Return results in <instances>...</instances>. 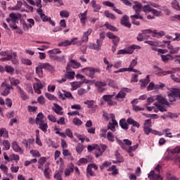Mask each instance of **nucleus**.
Listing matches in <instances>:
<instances>
[{"mask_svg": "<svg viewBox=\"0 0 180 180\" xmlns=\"http://www.w3.org/2000/svg\"><path fill=\"white\" fill-rule=\"evenodd\" d=\"M106 148H108V146H106V145L104 144H101L99 145H89L87 147V150L89 153H91V151H94V150H95V157L96 158H99V157H101L102 155V154H103V153H105V151H106Z\"/></svg>", "mask_w": 180, "mask_h": 180, "instance_id": "nucleus-1", "label": "nucleus"}, {"mask_svg": "<svg viewBox=\"0 0 180 180\" xmlns=\"http://www.w3.org/2000/svg\"><path fill=\"white\" fill-rule=\"evenodd\" d=\"M161 171V166L158 165L155 170H152L148 174V176L150 180H163L162 177L160 175V172Z\"/></svg>", "mask_w": 180, "mask_h": 180, "instance_id": "nucleus-2", "label": "nucleus"}, {"mask_svg": "<svg viewBox=\"0 0 180 180\" xmlns=\"http://www.w3.org/2000/svg\"><path fill=\"white\" fill-rule=\"evenodd\" d=\"M82 72H85L87 77L89 78H95V72H101V70L95 68H84L82 69Z\"/></svg>", "mask_w": 180, "mask_h": 180, "instance_id": "nucleus-3", "label": "nucleus"}, {"mask_svg": "<svg viewBox=\"0 0 180 180\" xmlns=\"http://www.w3.org/2000/svg\"><path fill=\"white\" fill-rule=\"evenodd\" d=\"M92 168H94V171H98V165H96V164L88 165L86 169V178H91V176H96V174H95V172L92 170Z\"/></svg>", "mask_w": 180, "mask_h": 180, "instance_id": "nucleus-4", "label": "nucleus"}, {"mask_svg": "<svg viewBox=\"0 0 180 180\" xmlns=\"http://www.w3.org/2000/svg\"><path fill=\"white\" fill-rule=\"evenodd\" d=\"M137 65V60L136 59H134L131 60L129 68H124L119 69L118 70L114 71L115 74H117V72H126V71H129V72H131L133 71V68H134Z\"/></svg>", "mask_w": 180, "mask_h": 180, "instance_id": "nucleus-5", "label": "nucleus"}, {"mask_svg": "<svg viewBox=\"0 0 180 180\" xmlns=\"http://www.w3.org/2000/svg\"><path fill=\"white\" fill-rule=\"evenodd\" d=\"M35 81L37 82L33 84V88L35 94H38V95H41V89L44 88V86L43 84H41V82H40V79L35 78Z\"/></svg>", "mask_w": 180, "mask_h": 180, "instance_id": "nucleus-6", "label": "nucleus"}, {"mask_svg": "<svg viewBox=\"0 0 180 180\" xmlns=\"http://www.w3.org/2000/svg\"><path fill=\"white\" fill-rule=\"evenodd\" d=\"M77 40H78V38L74 37L70 41L65 40L64 41L59 43L58 46V47H68V46H71V44L75 45L78 44Z\"/></svg>", "mask_w": 180, "mask_h": 180, "instance_id": "nucleus-7", "label": "nucleus"}, {"mask_svg": "<svg viewBox=\"0 0 180 180\" xmlns=\"http://www.w3.org/2000/svg\"><path fill=\"white\" fill-rule=\"evenodd\" d=\"M103 117L107 121L111 119V122H110L108 125V130L113 131V114H108V112H103Z\"/></svg>", "mask_w": 180, "mask_h": 180, "instance_id": "nucleus-8", "label": "nucleus"}, {"mask_svg": "<svg viewBox=\"0 0 180 180\" xmlns=\"http://www.w3.org/2000/svg\"><path fill=\"white\" fill-rule=\"evenodd\" d=\"M4 160L7 161V162H11V161H15V162H18V161L20 160V158H19L18 155L13 153L8 157L6 152L4 153Z\"/></svg>", "mask_w": 180, "mask_h": 180, "instance_id": "nucleus-9", "label": "nucleus"}, {"mask_svg": "<svg viewBox=\"0 0 180 180\" xmlns=\"http://www.w3.org/2000/svg\"><path fill=\"white\" fill-rule=\"evenodd\" d=\"M94 84L95 86H96L97 91L99 92V94H102V92H105V91H106V89L104 87L107 85L105 82L97 81L94 83Z\"/></svg>", "mask_w": 180, "mask_h": 180, "instance_id": "nucleus-10", "label": "nucleus"}, {"mask_svg": "<svg viewBox=\"0 0 180 180\" xmlns=\"http://www.w3.org/2000/svg\"><path fill=\"white\" fill-rule=\"evenodd\" d=\"M143 12H151L155 16H160L161 11H157L150 6V5H146L143 7Z\"/></svg>", "mask_w": 180, "mask_h": 180, "instance_id": "nucleus-11", "label": "nucleus"}, {"mask_svg": "<svg viewBox=\"0 0 180 180\" xmlns=\"http://www.w3.org/2000/svg\"><path fill=\"white\" fill-rule=\"evenodd\" d=\"M72 68H79L81 67V63L77 62L75 60H70V63H68L66 66V71H71Z\"/></svg>", "mask_w": 180, "mask_h": 180, "instance_id": "nucleus-12", "label": "nucleus"}, {"mask_svg": "<svg viewBox=\"0 0 180 180\" xmlns=\"http://www.w3.org/2000/svg\"><path fill=\"white\" fill-rule=\"evenodd\" d=\"M27 22H28L29 24H27L26 21L22 22V27L25 30H29V29H32V27L34 26V20L32 18L27 19Z\"/></svg>", "mask_w": 180, "mask_h": 180, "instance_id": "nucleus-13", "label": "nucleus"}, {"mask_svg": "<svg viewBox=\"0 0 180 180\" xmlns=\"http://www.w3.org/2000/svg\"><path fill=\"white\" fill-rule=\"evenodd\" d=\"M49 58L53 61H57L58 63H60V64H64V63H65V56H58L57 55H50Z\"/></svg>", "mask_w": 180, "mask_h": 180, "instance_id": "nucleus-14", "label": "nucleus"}, {"mask_svg": "<svg viewBox=\"0 0 180 180\" xmlns=\"http://www.w3.org/2000/svg\"><path fill=\"white\" fill-rule=\"evenodd\" d=\"M44 172V176H45L46 179H50L51 174V169H50V166H49V163L45 164L44 168L41 169Z\"/></svg>", "mask_w": 180, "mask_h": 180, "instance_id": "nucleus-15", "label": "nucleus"}, {"mask_svg": "<svg viewBox=\"0 0 180 180\" xmlns=\"http://www.w3.org/2000/svg\"><path fill=\"white\" fill-rule=\"evenodd\" d=\"M92 33V29L89 28L86 32L83 33V36L82 37V40L79 41L80 44H82V43H86L89 40V35Z\"/></svg>", "mask_w": 180, "mask_h": 180, "instance_id": "nucleus-16", "label": "nucleus"}, {"mask_svg": "<svg viewBox=\"0 0 180 180\" xmlns=\"http://www.w3.org/2000/svg\"><path fill=\"white\" fill-rule=\"evenodd\" d=\"M156 102L155 103H159V105H166L167 106H169V103H168V101L165 99V97L161 96V95H158L156 96Z\"/></svg>", "mask_w": 180, "mask_h": 180, "instance_id": "nucleus-17", "label": "nucleus"}, {"mask_svg": "<svg viewBox=\"0 0 180 180\" xmlns=\"http://www.w3.org/2000/svg\"><path fill=\"white\" fill-rule=\"evenodd\" d=\"M154 105L157 108H155V107H154L153 108L155 113H158V112H167V108L165 105H161L158 103H155Z\"/></svg>", "mask_w": 180, "mask_h": 180, "instance_id": "nucleus-18", "label": "nucleus"}, {"mask_svg": "<svg viewBox=\"0 0 180 180\" xmlns=\"http://www.w3.org/2000/svg\"><path fill=\"white\" fill-rule=\"evenodd\" d=\"M161 58L164 63H168L169 60H174L175 58H180V55H177L176 56H171L170 54L162 55Z\"/></svg>", "mask_w": 180, "mask_h": 180, "instance_id": "nucleus-19", "label": "nucleus"}, {"mask_svg": "<svg viewBox=\"0 0 180 180\" xmlns=\"http://www.w3.org/2000/svg\"><path fill=\"white\" fill-rule=\"evenodd\" d=\"M120 22L121 25H123V26H125V27H131V24L130 23L129 16L126 15H123Z\"/></svg>", "mask_w": 180, "mask_h": 180, "instance_id": "nucleus-20", "label": "nucleus"}, {"mask_svg": "<svg viewBox=\"0 0 180 180\" xmlns=\"http://www.w3.org/2000/svg\"><path fill=\"white\" fill-rule=\"evenodd\" d=\"M65 176H70L72 172H74V164L70 163L67 166V167L65 169Z\"/></svg>", "mask_w": 180, "mask_h": 180, "instance_id": "nucleus-21", "label": "nucleus"}, {"mask_svg": "<svg viewBox=\"0 0 180 180\" xmlns=\"http://www.w3.org/2000/svg\"><path fill=\"white\" fill-rule=\"evenodd\" d=\"M17 89L18 90L20 98L22 101H27V99H29V96H27V94H26L25 91L23 89H22L20 86H18Z\"/></svg>", "mask_w": 180, "mask_h": 180, "instance_id": "nucleus-22", "label": "nucleus"}, {"mask_svg": "<svg viewBox=\"0 0 180 180\" xmlns=\"http://www.w3.org/2000/svg\"><path fill=\"white\" fill-rule=\"evenodd\" d=\"M11 147L13 151H15V153H20V154L23 153V150H22V148L19 146V143H18L16 141H13L12 143Z\"/></svg>", "mask_w": 180, "mask_h": 180, "instance_id": "nucleus-23", "label": "nucleus"}, {"mask_svg": "<svg viewBox=\"0 0 180 180\" xmlns=\"http://www.w3.org/2000/svg\"><path fill=\"white\" fill-rule=\"evenodd\" d=\"M37 13L39 15L43 22H49L50 18H49L47 15H45L44 13H43V10L41 8H37Z\"/></svg>", "mask_w": 180, "mask_h": 180, "instance_id": "nucleus-24", "label": "nucleus"}, {"mask_svg": "<svg viewBox=\"0 0 180 180\" xmlns=\"http://www.w3.org/2000/svg\"><path fill=\"white\" fill-rule=\"evenodd\" d=\"M103 99L105 102H107L108 105L112 106L113 105V95H104Z\"/></svg>", "mask_w": 180, "mask_h": 180, "instance_id": "nucleus-25", "label": "nucleus"}, {"mask_svg": "<svg viewBox=\"0 0 180 180\" xmlns=\"http://www.w3.org/2000/svg\"><path fill=\"white\" fill-rule=\"evenodd\" d=\"M41 67L44 70H46L50 72H54V66H52L51 64L49 63H41Z\"/></svg>", "mask_w": 180, "mask_h": 180, "instance_id": "nucleus-26", "label": "nucleus"}, {"mask_svg": "<svg viewBox=\"0 0 180 180\" xmlns=\"http://www.w3.org/2000/svg\"><path fill=\"white\" fill-rule=\"evenodd\" d=\"M11 89H13V87L10 84H6L4 90L1 92V95L2 96H8L11 94Z\"/></svg>", "mask_w": 180, "mask_h": 180, "instance_id": "nucleus-27", "label": "nucleus"}, {"mask_svg": "<svg viewBox=\"0 0 180 180\" xmlns=\"http://www.w3.org/2000/svg\"><path fill=\"white\" fill-rule=\"evenodd\" d=\"M47 162V158L41 157L38 160V169H43L44 164Z\"/></svg>", "mask_w": 180, "mask_h": 180, "instance_id": "nucleus-28", "label": "nucleus"}, {"mask_svg": "<svg viewBox=\"0 0 180 180\" xmlns=\"http://www.w3.org/2000/svg\"><path fill=\"white\" fill-rule=\"evenodd\" d=\"M92 161L91 157H87V158H82L77 162V165L81 166L82 164H88V162H91Z\"/></svg>", "mask_w": 180, "mask_h": 180, "instance_id": "nucleus-29", "label": "nucleus"}, {"mask_svg": "<svg viewBox=\"0 0 180 180\" xmlns=\"http://www.w3.org/2000/svg\"><path fill=\"white\" fill-rule=\"evenodd\" d=\"M1 137H4V139H8V137H9V134L6 128L0 129V144L2 143V139H1Z\"/></svg>", "mask_w": 180, "mask_h": 180, "instance_id": "nucleus-30", "label": "nucleus"}, {"mask_svg": "<svg viewBox=\"0 0 180 180\" xmlns=\"http://www.w3.org/2000/svg\"><path fill=\"white\" fill-rule=\"evenodd\" d=\"M65 77L66 78V79H74L75 78V72L71 70H66Z\"/></svg>", "mask_w": 180, "mask_h": 180, "instance_id": "nucleus-31", "label": "nucleus"}, {"mask_svg": "<svg viewBox=\"0 0 180 180\" xmlns=\"http://www.w3.org/2000/svg\"><path fill=\"white\" fill-rule=\"evenodd\" d=\"M37 124L39 125V129H40V130H42L44 133H47V129H49V124H47V122H44V121Z\"/></svg>", "mask_w": 180, "mask_h": 180, "instance_id": "nucleus-32", "label": "nucleus"}, {"mask_svg": "<svg viewBox=\"0 0 180 180\" xmlns=\"http://www.w3.org/2000/svg\"><path fill=\"white\" fill-rule=\"evenodd\" d=\"M143 6L141 3L135 2V4L133 6V9L135 11V13L140 14L141 13V8Z\"/></svg>", "mask_w": 180, "mask_h": 180, "instance_id": "nucleus-33", "label": "nucleus"}, {"mask_svg": "<svg viewBox=\"0 0 180 180\" xmlns=\"http://www.w3.org/2000/svg\"><path fill=\"white\" fill-rule=\"evenodd\" d=\"M127 123H128V124H131L134 127H137V129L140 128V124L137 122V121L133 120L131 117H129L127 120Z\"/></svg>", "mask_w": 180, "mask_h": 180, "instance_id": "nucleus-34", "label": "nucleus"}, {"mask_svg": "<svg viewBox=\"0 0 180 180\" xmlns=\"http://www.w3.org/2000/svg\"><path fill=\"white\" fill-rule=\"evenodd\" d=\"M100 137H103V139H106V137H107V139L109 140V141H113V134L110 131H108L107 135L105 133L102 132L100 134Z\"/></svg>", "mask_w": 180, "mask_h": 180, "instance_id": "nucleus-35", "label": "nucleus"}, {"mask_svg": "<svg viewBox=\"0 0 180 180\" xmlns=\"http://www.w3.org/2000/svg\"><path fill=\"white\" fill-rule=\"evenodd\" d=\"M92 8H94V12H98L101 11V5L96 4V1L92 0L90 3Z\"/></svg>", "mask_w": 180, "mask_h": 180, "instance_id": "nucleus-36", "label": "nucleus"}, {"mask_svg": "<svg viewBox=\"0 0 180 180\" xmlns=\"http://www.w3.org/2000/svg\"><path fill=\"white\" fill-rule=\"evenodd\" d=\"M44 115H43V112L38 113L35 120L36 124H38L39 123L44 122Z\"/></svg>", "mask_w": 180, "mask_h": 180, "instance_id": "nucleus-37", "label": "nucleus"}, {"mask_svg": "<svg viewBox=\"0 0 180 180\" xmlns=\"http://www.w3.org/2000/svg\"><path fill=\"white\" fill-rule=\"evenodd\" d=\"M86 13L87 11H84V13H80L78 15V17L80 18V22L82 25H85L86 20Z\"/></svg>", "mask_w": 180, "mask_h": 180, "instance_id": "nucleus-38", "label": "nucleus"}, {"mask_svg": "<svg viewBox=\"0 0 180 180\" xmlns=\"http://www.w3.org/2000/svg\"><path fill=\"white\" fill-rule=\"evenodd\" d=\"M43 70L44 69L41 67V64L35 68V72L39 78H43Z\"/></svg>", "mask_w": 180, "mask_h": 180, "instance_id": "nucleus-39", "label": "nucleus"}, {"mask_svg": "<svg viewBox=\"0 0 180 180\" xmlns=\"http://www.w3.org/2000/svg\"><path fill=\"white\" fill-rule=\"evenodd\" d=\"M84 105H87L89 108L95 109L96 105H95V101L94 100H86L84 102Z\"/></svg>", "mask_w": 180, "mask_h": 180, "instance_id": "nucleus-40", "label": "nucleus"}, {"mask_svg": "<svg viewBox=\"0 0 180 180\" xmlns=\"http://www.w3.org/2000/svg\"><path fill=\"white\" fill-rule=\"evenodd\" d=\"M167 49L169 50H170L169 54H176V53H178V51H179V50H180L179 46L174 48V46L172 45H169V46H167Z\"/></svg>", "mask_w": 180, "mask_h": 180, "instance_id": "nucleus-41", "label": "nucleus"}, {"mask_svg": "<svg viewBox=\"0 0 180 180\" xmlns=\"http://www.w3.org/2000/svg\"><path fill=\"white\" fill-rule=\"evenodd\" d=\"M140 82H141V86L146 88V86H147V85H148L150 83V75H147L146 78L144 79H141Z\"/></svg>", "mask_w": 180, "mask_h": 180, "instance_id": "nucleus-42", "label": "nucleus"}, {"mask_svg": "<svg viewBox=\"0 0 180 180\" xmlns=\"http://www.w3.org/2000/svg\"><path fill=\"white\" fill-rule=\"evenodd\" d=\"M11 63L13 65H18L19 64V60H18V53L13 52L12 55Z\"/></svg>", "mask_w": 180, "mask_h": 180, "instance_id": "nucleus-43", "label": "nucleus"}, {"mask_svg": "<svg viewBox=\"0 0 180 180\" xmlns=\"http://www.w3.org/2000/svg\"><path fill=\"white\" fill-rule=\"evenodd\" d=\"M55 106V109H54V112L56 113V115H60V116L63 115V108H61V106L58 105V104H54Z\"/></svg>", "mask_w": 180, "mask_h": 180, "instance_id": "nucleus-44", "label": "nucleus"}, {"mask_svg": "<svg viewBox=\"0 0 180 180\" xmlns=\"http://www.w3.org/2000/svg\"><path fill=\"white\" fill-rule=\"evenodd\" d=\"M120 126L122 129H124V130H127L129 129V124L126 122V119H122L120 120Z\"/></svg>", "mask_w": 180, "mask_h": 180, "instance_id": "nucleus-45", "label": "nucleus"}, {"mask_svg": "<svg viewBox=\"0 0 180 180\" xmlns=\"http://www.w3.org/2000/svg\"><path fill=\"white\" fill-rule=\"evenodd\" d=\"M115 158L117 160L113 161L114 164H117V162H123V157H122V155H120V153H119V152H117V150L115 151Z\"/></svg>", "mask_w": 180, "mask_h": 180, "instance_id": "nucleus-46", "label": "nucleus"}, {"mask_svg": "<svg viewBox=\"0 0 180 180\" xmlns=\"http://www.w3.org/2000/svg\"><path fill=\"white\" fill-rule=\"evenodd\" d=\"M162 36H165V32L164 31H160L159 32H157V30H153V37H162Z\"/></svg>", "mask_w": 180, "mask_h": 180, "instance_id": "nucleus-47", "label": "nucleus"}, {"mask_svg": "<svg viewBox=\"0 0 180 180\" xmlns=\"http://www.w3.org/2000/svg\"><path fill=\"white\" fill-rule=\"evenodd\" d=\"M4 71H6V72H8V74H11L12 75L13 72H15V68H13L11 65H6L4 67Z\"/></svg>", "mask_w": 180, "mask_h": 180, "instance_id": "nucleus-48", "label": "nucleus"}, {"mask_svg": "<svg viewBox=\"0 0 180 180\" xmlns=\"http://www.w3.org/2000/svg\"><path fill=\"white\" fill-rule=\"evenodd\" d=\"M172 7L173 9H175V11H180L179 2L176 0H173L172 1Z\"/></svg>", "mask_w": 180, "mask_h": 180, "instance_id": "nucleus-49", "label": "nucleus"}, {"mask_svg": "<svg viewBox=\"0 0 180 180\" xmlns=\"http://www.w3.org/2000/svg\"><path fill=\"white\" fill-rule=\"evenodd\" d=\"M60 53H62V51L58 48L53 49L48 51V54H49V56H53V54H60Z\"/></svg>", "mask_w": 180, "mask_h": 180, "instance_id": "nucleus-50", "label": "nucleus"}, {"mask_svg": "<svg viewBox=\"0 0 180 180\" xmlns=\"http://www.w3.org/2000/svg\"><path fill=\"white\" fill-rule=\"evenodd\" d=\"M112 165V162L105 161L104 162L102 165L100 166L101 171H103L105 168H108V167H110Z\"/></svg>", "mask_w": 180, "mask_h": 180, "instance_id": "nucleus-51", "label": "nucleus"}, {"mask_svg": "<svg viewBox=\"0 0 180 180\" xmlns=\"http://www.w3.org/2000/svg\"><path fill=\"white\" fill-rule=\"evenodd\" d=\"M63 155H64V157H68V160H73L72 156H71V153L67 149L63 150Z\"/></svg>", "mask_w": 180, "mask_h": 180, "instance_id": "nucleus-52", "label": "nucleus"}, {"mask_svg": "<svg viewBox=\"0 0 180 180\" xmlns=\"http://www.w3.org/2000/svg\"><path fill=\"white\" fill-rule=\"evenodd\" d=\"M176 98H178V97L177 96L174 95V90H172L171 94H169V102H175V101H176Z\"/></svg>", "mask_w": 180, "mask_h": 180, "instance_id": "nucleus-53", "label": "nucleus"}, {"mask_svg": "<svg viewBox=\"0 0 180 180\" xmlns=\"http://www.w3.org/2000/svg\"><path fill=\"white\" fill-rule=\"evenodd\" d=\"M119 98H120V99H123V98H126V93H125L124 91H120V92L117 94V96H115V98H116V99H119Z\"/></svg>", "mask_w": 180, "mask_h": 180, "instance_id": "nucleus-54", "label": "nucleus"}, {"mask_svg": "<svg viewBox=\"0 0 180 180\" xmlns=\"http://www.w3.org/2000/svg\"><path fill=\"white\" fill-rule=\"evenodd\" d=\"M53 178L56 180H63V176L59 171H56L55 174L53 175Z\"/></svg>", "mask_w": 180, "mask_h": 180, "instance_id": "nucleus-55", "label": "nucleus"}, {"mask_svg": "<svg viewBox=\"0 0 180 180\" xmlns=\"http://www.w3.org/2000/svg\"><path fill=\"white\" fill-rule=\"evenodd\" d=\"M76 151L78 153V154H81V153L84 151V146L81 143H78L76 146Z\"/></svg>", "mask_w": 180, "mask_h": 180, "instance_id": "nucleus-56", "label": "nucleus"}, {"mask_svg": "<svg viewBox=\"0 0 180 180\" xmlns=\"http://www.w3.org/2000/svg\"><path fill=\"white\" fill-rule=\"evenodd\" d=\"M30 154L32 155V157H36V158L41 157V155L40 154V152H39V150H31Z\"/></svg>", "mask_w": 180, "mask_h": 180, "instance_id": "nucleus-57", "label": "nucleus"}, {"mask_svg": "<svg viewBox=\"0 0 180 180\" xmlns=\"http://www.w3.org/2000/svg\"><path fill=\"white\" fill-rule=\"evenodd\" d=\"M4 147L5 148L6 150H9L11 148V143H9V141L8 140H4L2 143Z\"/></svg>", "mask_w": 180, "mask_h": 180, "instance_id": "nucleus-58", "label": "nucleus"}, {"mask_svg": "<svg viewBox=\"0 0 180 180\" xmlns=\"http://www.w3.org/2000/svg\"><path fill=\"white\" fill-rule=\"evenodd\" d=\"M12 54H7V56L1 58L0 61H1V63H5V61H11V60H12Z\"/></svg>", "mask_w": 180, "mask_h": 180, "instance_id": "nucleus-59", "label": "nucleus"}, {"mask_svg": "<svg viewBox=\"0 0 180 180\" xmlns=\"http://www.w3.org/2000/svg\"><path fill=\"white\" fill-rule=\"evenodd\" d=\"M171 154H179L180 153V146H177L174 149L169 150Z\"/></svg>", "mask_w": 180, "mask_h": 180, "instance_id": "nucleus-60", "label": "nucleus"}, {"mask_svg": "<svg viewBox=\"0 0 180 180\" xmlns=\"http://www.w3.org/2000/svg\"><path fill=\"white\" fill-rule=\"evenodd\" d=\"M132 110H134V112H140L141 110H145V108H141L140 106H139L137 105H134L132 106Z\"/></svg>", "mask_w": 180, "mask_h": 180, "instance_id": "nucleus-61", "label": "nucleus"}, {"mask_svg": "<svg viewBox=\"0 0 180 180\" xmlns=\"http://www.w3.org/2000/svg\"><path fill=\"white\" fill-rule=\"evenodd\" d=\"M5 104L7 108H12V105H13L12 99H11L10 98H6Z\"/></svg>", "mask_w": 180, "mask_h": 180, "instance_id": "nucleus-62", "label": "nucleus"}, {"mask_svg": "<svg viewBox=\"0 0 180 180\" xmlns=\"http://www.w3.org/2000/svg\"><path fill=\"white\" fill-rule=\"evenodd\" d=\"M72 122L75 126H81V124H82V121L78 117L74 118Z\"/></svg>", "mask_w": 180, "mask_h": 180, "instance_id": "nucleus-63", "label": "nucleus"}, {"mask_svg": "<svg viewBox=\"0 0 180 180\" xmlns=\"http://www.w3.org/2000/svg\"><path fill=\"white\" fill-rule=\"evenodd\" d=\"M60 16L61 18H68V16H70V13L67 11H60Z\"/></svg>", "mask_w": 180, "mask_h": 180, "instance_id": "nucleus-64", "label": "nucleus"}]
</instances>
